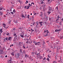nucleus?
Listing matches in <instances>:
<instances>
[{
  "instance_id": "nucleus-10",
  "label": "nucleus",
  "mask_w": 63,
  "mask_h": 63,
  "mask_svg": "<svg viewBox=\"0 0 63 63\" xmlns=\"http://www.w3.org/2000/svg\"><path fill=\"white\" fill-rule=\"evenodd\" d=\"M27 15L26 14H25V16L24 18H27Z\"/></svg>"
},
{
  "instance_id": "nucleus-43",
  "label": "nucleus",
  "mask_w": 63,
  "mask_h": 63,
  "mask_svg": "<svg viewBox=\"0 0 63 63\" xmlns=\"http://www.w3.org/2000/svg\"><path fill=\"white\" fill-rule=\"evenodd\" d=\"M16 35V34L15 33V34H14V36H15H15Z\"/></svg>"
},
{
  "instance_id": "nucleus-1",
  "label": "nucleus",
  "mask_w": 63,
  "mask_h": 63,
  "mask_svg": "<svg viewBox=\"0 0 63 63\" xmlns=\"http://www.w3.org/2000/svg\"><path fill=\"white\" fill-rule=\"evenodd\" d=\"M6 25L5 24L3 23V24H2V26L3 27H4V28H8L6 27Z\"/></svg>"
},
{
  "instance_id": "nucleus-51",
  "label": "nucleus",
  "mask_w": 63,
  "mask_h": 63,
  "mask_svg": "<svg viewBox=\"0 0 63 63\" xmlns=\"http://www.w3.org/2000/svg\"><path fill=\"white\" fill-rule=\"evenodd\" d=\"M32 4H33V5H34V3H33V2H32V3H31Z\"/></svg>"
},
{
  "instance_id": "nucleus-48",
  "label": "nucleus",
  "mask_w": 63,
  "mask_h": 63,
  "mask_svg": "<svg viewBox=\"0 0 63 63\" xmlns=\"http://www.w3.org/2000/svg\"><path fill=\"white\" fill-rule=\"evenodd\" d=\"M49 33V31H47V34L48 33Z\"/></svg>"
},
{
  "instance_id": "nucleus-21",
  "label": "nucleus",
  "mask_w": 63,
  "mask_h": 63,
  "mask_svg": "<svg viewBox=\"0 0 63 63\" xmlns=\"http://www.w3.org/2000/svg\"><path fill=\"white\" fill-rule=\"evenodd\" d=\"M48 13L49 14H50L51 13V12L49 11H48Z\"/></svg>"
},
{
  "instance_id": "nucleus-63",
  "label": "nucleus",
  "mask_w": 63,
  "mask_h": 63,
  "mask_svg": "<svg viewBox=\"0 0 63 63\" xmlns=\"http://www.w3.org/2000/svg\"><path fill=\"white\" fill-rule=\"evenodd\" d=\"M33 25H34V24L35 23V22H34V23L33 22Z\"/></svg>"
},
{
  "instance_id": "nucleus-64",
  "label": "nucleus",
  "mask_w": 63,
  "mask_h": 63,
  "mask_svg": "<svg viewBox=\"0 0 63 63\" xmlns=\"http://www.w3.org/2000/svg\"><path fill=\"white\" fill-rule=\"evenodd\" d=\"M48 0V2H49V0Z\"/></svg>"
},
{
  "instance_id": "nucleus-28",
  "label": "nucleus",
  "mask_w": 63,
  "mask_h": 63,
  "mask_svg": "<svg viewBox=\"0 0 63 63\" xmlns=\"http://www.w3.org/2000/svg\"><path fill=\"white\" fill-rule=\"evenodd\" d=\"M8 24H11V21H9L8 22Z\"/></svg>"
},
{
  "instance_id": "nucleus-55",
  "label": "nucleus",
  "mask_w": 63,
  "mask_h": 63,
  "mask_svg": "<svg viewBox=\"0 0 63 63\" xmlns=\"http://www.w3.org/2000/svg\"><path fill=\"white\" fill-rule=\"evenodd\" d=\"M58 19H59V18H58V19L56 20V21H57Z\"/></svg>"
},
{
  "instance_id": "nucleus-24",
  "label": "nucleus",
  "mask_w": 63,
  "mask_h": 63,
  "mask_svg": "<svg viewBox=\"0 0 63 63\" xmlns=\"http://www.w3.org/2000/svg\"><path fill=\"white\" fill-rule=\"evenodd\" d=\"M55 9H57V10H58V6H57L56 7Z\"/></svg>"
},
{
  "instance_id": "nucleus-53",
  "label": "nucleus",
  "mask_w": 63,
  "mask_h": 63,
  "mask_svg": "<svg viewBox=\"0 0 63 63\" xmlns=\"http://www.w3.org/2000/svg\"><path fill=\"white\" fill-rule=\"evenodd\" d=\"M42 15H43V14H41L40 15V16H42Z\"/></svg>"
},
{
  "instance_id": "nucleus-35",
  "label": "nucleus",
  "mask_w": 63,
  "mask_h": 63,
  "mask_svg": "<svg viewBox=\"0 0 63 63\" xmlns=\"http://www.w3.org/2000/svg\"><path fill=\"white\" fill-rule=\"evenodd\" d=\"M45 59H46V57H44L43 59V60H45Z\"/></svg>"
},
{
  "instance_id": "nucleus-31",
  "label": "nucleus",
  "mask_w": 63,
  "mask_h": 63,
  "mask_svg": "<svg viewBox=\"0 0 63 63\" xmlns=\"http://www.w3.org/2000/svg\"><path fill=\"white\" fill-rule=\"evenodd\" d=\"M62 23H61V22H60V25H62V24H61Z\"/></svg>"
},
{
  "instance_id": "nucleus-52",
  "label": "nucleus",
  "mask_w": 63,
  "mask_h": 63,
  "mask_svg": "<svg viewBox=\"0 0 63 63\" xmlns=\"http://www.w3.org/2000/svg\"><path fill=\"white\" fill-rule=\"evenodd\" d=\"M58 1H61V2H62V0H58Z\"/></svg>"
},
{
  "instance_id": "nucleus-11",
  "label": "nucleus",
  "mask_w": 63,
  "mask_h": 63,
  "mask_svg": "<svg viewBox=\"0 0 63 63\" xmlns=\"http://www.w3.org/2000/svg\"><path fill=\"white\" fill-rule=\"evenodd\" d=\"M46 18H45V19H46V21H47V20H48L47 17V16H46Z\"/></svg>"
},
{
  "instance_id": "nucleus-54",
  "label": "nucleus",
  "mask_w": 63,
  "mask_h": 63,
  "mask_svg": "<svg viewBox=\"0 0 63 63\" xmlns=\"http://www.w3.org/2000/svg\"><path fill=\"white\" fill-rule=\"evenodd\" d=\"M26 7H27L26 6H25L24 8L25 9H26Z\"/></svg>"
},
{
  "instance_id": "nucleus-23",
  "label": "nucleus",
  "mask_w": 63,
  "mask_h": 63,
  "mask_svg": "<svg viewBox=\"0 0 63 63\" xmlns=\"http://www.w3.org/2000/svg\"><path fill=\"white\" fill-rule=\"evenodd\" d=\"M13 12L14 13H15V12H16V10H15V9H14L13 10Z\"/></svg>"
},
{
  "instance_id": "nucleus-16",
  "label": "nucleus",
  "mask_w": 63,
  "mask_h": 63,
  "mask_svg": "<svg viewBox=\"0 0 63 63\" xmlns=\"http://www.w3.org/2000/svg\"><path fill=\"white\" fill-rule=\"evenodd\" d=\"M47 30H45L44 31V32L45 33H46V32H47Z\"/></svg>"
},
{
  "instance_id": "nucleus-44",
  "label": "nucleus",
  "mask_w": 63,
  "mask_h": 63,
  "mask_svg": "<svg viewBox=\"0 0 63 63\" xmlns=\"http://www.w3.org/2000/svg\"><path fill=\"white\" fill-rule=\"evenodd\" d=\"M49 19L50 21L51 20V19H50V18H49Z\"/></svg>"
},
{
  "instance_id": "nucleus-56",
  "label": "nucleus",
  "mask_w": 63,
  "mask_h": 63,
  "mask_svg": "<svg viewBox=\"0 0 63 63\" xmlns=\"http://www.w3.org/2000/svg\"><path fill=\"white\" fill-rule=\"evenodd\" d=\"M13 30H15V28H14L13 29Z\"/></svg>"
},
{
  "instance_id": "nucleus-18",
  "label": "nucleus",
  "mask_w": 63,
  "mask_h": 63,
  "mask_svg": "<svg viewBox=\"0 0 63 63\" xmlns=\"http://www.w3.org/2000/svg\"><path fill=\"white\" fill-rule=\"evenodd\" d=\"M3 13L2 12H0V15L1 16V15H3Z\"/></svg>"
},
{
  "instance_id": "nucleus-40",
  "label": "nucleus",
  "mask_w": 63,
  "mask_h": 63,
  "mask_svg": "<svg viewBox=\"0 0 63 63\" xmlns=\"http://www.w3.org/2000/svg\"><path fill=\"white\" fill-rule=\"evenodd\" d=\"M34 53H35V52H32V54H34Z\"/></svg>"
},
{
  "instance_id": "nucleus-20",
  "label": "nucleus",
  "mask_w": 63,
  "mask_h": 63,
  "mask_svg": "<svg viewBox=\"0 0 63 63\" xmlns=\"http://www.w3.org/2000/svg\"><path fill=\"white\" fill-rule=\"evenodd\" d=\"M29 8H30V7H29V5H28L27 6V9H28Z\"/></svg>"
},
{
  "instance_id": "nucleus-25",
  "label": "nucleus",
  "mask_w": 63,
  "mask_h": 63,
  "mask_svg": "<svg viewBox=\"0 0 63 63\" xmlns=\"http://www.w3.org/2000/svg\"><path fill=\"white\" fill-rule=\"evenodd\" d=\"M22 17L23 18L24 17V15H23V14L22 15Z\"/></svg>"
},
{
  "instance_id": "nucleus-9",
  "label": "nucleus",
  "mask_w": 63,
  "mask_h": 63,
  "mask_svg": "<svg viewBox=\"0 0 63 63\" xmlns=\"http://www.w3.org/2000/svg\"><path fill=\"white\" fill-rule=\"evenodd\" d=\"M14 52H12L11 53V55H12L13 56H14V55H15V54H14Z\"/></svg>"
},
{
  "instance_id": "nucleus-26",
  "label": "nucleus",
  "mask_w": 63,
  "mask_h": 63,
  "mask_svg": "<svg viewBox=\"0 0 63 63\" xmlns=\"http://www.w3.org/2000/svg\"><path fill=\"white\" fill-rule=\"evenodd\" d=\"M53 63H57V62H56V61H54L53 62Z\"/></svg>"
},
{
  "instance_id": "nucleus-50",
  "label": "nucleus",
  "mask_w": 63,
  "mask_h": 63,
  "mask_svg": "<svg viewBox=\"0 0 63 63\" xmlns=\"http://www.w3.org/2000/svg\"><path fill=\"white\" fill-rule=\"evenodd\" d=\"M59 16H58V17H57L58 18H59V17H59Z\"/></svg>"
},
{
  "instance_id": "nucleus-57",
  "label": "nucleus",
  "mask_w": 63,
  "mask_h": 63,
  "mask_svg": "<svg viewBox=\"0 0 63 63\" xmlns=\"http://www.w3.org/2000/svg\"><path fill=\"white\" fill-rule=\"evenodd\" d=\"M11 46H12V47H13V46H14V45L13 44H12L11 45Z\"/></svg>"
},
{
  "instance_id": "nucleus-3",
  "label": "nucleus",
  "mask_w": 63,
  "mask_h": 63,
  "mask_svg": "<svg viewBox=\"0 0 63 63\" xmlns=\"http://www.w3.org/2000/svg\"><path fill=\"white\" fill-rule=\"evenodd\" d=\"M42 44L43 46H45V41H43V42L42 43Z\"/></svg>"
},
{
  "instance_id": "nucleus-62",
  "label": "nucleus",
  "mask_w": 63,
  "mask_h": 63,
  "mask_svg": "<svg viewBox=\"0 0 63 63\" xmlns=\"http://www.w3.org/2000/svg\"><path fill=\"white\" fill-rule=\"evenodd\" d=\"M62 21H63V18H62Z\"/></svg>"
},
{
  "instance_id": "nucleus-60",
  "label": "nucleus",
  "mask_w": 63,
  "mask_h": 63,
  "mask_svg": "<svg viewBox=\"0 0 63 63\" xmlns=\"http://www.w3.org/2000/svg\"><path fill=\"white\" fill-rule=\"evenodd\" d=\"M39 38H41L40 36H39L38 37Z\"/></svg>"
},
{
  "instance_id": "nucleus-36",
  "label": "nucleus",
  "mask_w": 63,
  "mask_h": 63,
  "mask_svg": "<svg viewBox=\"0 0 63 63\" xmlns=\"http://www.w3.org/2000/svg\"><path fill=\"white\" fill-rule=\"evenodd\" d=\"M10 13H11V14H12V15H13V14H14V13L13 12H11Z\"/></svg>"
},
{
  "instance_id": "nucleus-13",
  "label": "nucleus",
  "mask_w": 63,
  "mask_h": 63,
  "mask_svg": "<svg viewBox=\"0 0 63 63\" xmlns=\"http://www.w3.org/2000/svg\"><path fill=\"white\" fill-rule=\"evenodd\" d=\"M37 57H39V56H40V54H39L38 53L37 54Z\"/></svg>"
},
{
  "instance_id": "nucleus-12",
  "label": "nucleus",
  "mask_w": 63,
  "mask_h": 63,
  "mask_svg": "<svg viewBox=\"0 0 63 63\" xmlns=\"http://www.w3.org/2000/svg\"><path fill=\"white\" fill-rule=\"evenodd\" d=\"M40 2H41V4H43L44 3V2L42 0H41L40 1Z\"/></svg>"
},
{
  "instance_id": "nucleus-38",
  "label": "nucleus",
  "mask_w": 63,
  "mask_h": 63,
  "mask_svg": "<svg viewBox=\"0 0 63 63\" xmlns=\"http://www.w3.org/2000/svg\"><path fill=\"white\" fill-rule=\"evenodd\" d=\"M28 41H27L26 42V43H27V44H28Z\"/></svg>"
},
{
  "instance_id": "nucleus-49",
  "label": "nucleus",
  "mask_w": 63,
  "mask_h": 63,
  "mask_svg": "<svg viewBox=\"0 0 63 63\" xmlns=\"http://www.w3.org/2000/svg\"><path fill=\"white\" fill-rule=\"evenodd\" d=\"M31 30L32 31H34V30H33V29H31Z\"/></svg>"
},
{
  "instance_id": "nucleus-15",
  "label": "nucleus",
  "mask_w": 63,
  "mask_h": 63,
  "mask_svg": "<svg viewBox=\"0 0 63 63\" xmlns=\"http://www.w3.org/2000/svg\"><path fill=\"white\" fill-rule=\"evenodd\" d=\"M25 57H26L27 58L29 56L27 55V54H26L25 55Z\"/></svg>"
},
{
  "instance_id": "nucleus-2",
  "label": "nucleus",
  "mask_w": 63,
  "mask_h": 63,
  "mask_svg": "<svg viewBox=\"0 0 63 63\" xmlns=\"http://www.w3.org/2000/svg\"><path fill=\"white\" fill-rule=\"evenodd\" d=\"M12 37H9L8 38V41H12Z\"/></svg>"
},
{
  "instance_id": "nucleus-5",
  "label": "nucleus",
  "mask_w": 63,
  "mask_h": 63,
  "mask_svg": "<svg viewBox=\"0 0 63 63\" xmlns=\"http://www.w3.org/2000/svg\"><path fill=\"white\" fill-rule=\"evenodd\" d=\"M3 32V31H2V29H0V33H2Z\"/></svg>"
},
{
  "instance_id": "nucleus-22",
  "label": "nucleus",
  "mask_w": 63,
  "mask_h": 63,
  "mask_svg": "<svg viewBox=\"0 0 63 63\" xmlns=\"http://www.w3.org/2000/svg\"><path fill=\"white\" fill-rule=\"evenodd\" d=\"M47 60H48V61H49V60L48 58H47Z\"/></svg>"
},
{
  "instance_id": "nucleus-41",
  "label": "nucleus",
  "mask_w": 63,
  "mask_h": 63,
  "mask_svg": "<svg viewBox=\"0 0 63 63\" xmlns=\"http://www.w3.org/2000/svg\"><path fill=\"white\" fill-rule=\"evenodd\" d=\"M3 16L4 17H5L6 16V15H4Z\"/></svg>"
},
{
  "instance_id": "nucleus-32",
  "label": "nucleus",
  "mask_w": 63,
  "mask_h": 63,
  "mask_svg": "<svg viewBox=\"0 0 63 63\" xmlns=\"http://www.w3.org/2000/svg\"><path fill=\"white\" fill-rule=\"evenodd\" d=\"M57 31H58V30L56 29L55 31V32H57Z\"/></svg>"
},
{
  "instance_id": "nucleus-42",
  "label": "nucleus",
  "mask_w": 63,
  "mask_h": 63,
  "mask_svg": "<svg viewBox=\"0 0 63 63\" xmlns=\"http://www.w3.org/2000/svg\"><path fill=\"white\" fill-rule=\"evenodd\" d=\"M48 36V34L47 33L45 35V36Z\"/></svg>"
},
{
  "instance_id": "nucleus-39",
  "label": "nucleus",
  "mask_w": 63,
  "mask_h": 63,
  "mask_svg": "<svg viewBox=\"0 0 63 63\" xmlns=\"http://www.w3.org/2000/svg\"><path fill=\"white\" fill-rule=\"evenodd\" d=\"M63 38V36L61 37H60V39H62V38Z\"/></svg>"
},
{
  "instance_id": "nucleus-37",
  "label": "nucleus",
  "mask_w": 63,
  "mask_h": 63,
  "mask_svg": "<svg viewBox=\"0 0 63 63\" xmlns=\"http://www.w3.org/2000/svg\"><path fill=\"white\" fill-rule=\"evenodd\" d=\"M2 8H1V7H0V11L2 10Z\"/></svg>"
},
{
  "instance_id": "nucleus-6",
  "label": "nucleus",
  "mask_w": 63,
  "mask_h": 63,
  "mask_svg": "<svg viewBox=\"0 0 63 63\" xmlns=\"http://www.w3.org/2000/svg\"><path fill=\"white\" fill-rule=\"evenodd\" d=\"M19 47H21V42H19Z\"/></svg>"
},
{
  "instance_id": "nucleus-19",
  "label": "nucleus",
  "mask_w": 63,
  "mask_h": 63,
  "mask_svg": "<svg viewBox=\"0 0 63 63\" xmlns=\"http://www.w3.org/2000/svg\"><path fill=\"white\" fill-rule=\"evenodd\" d=\"M39 58L40 59H42V58H43V57L42 56H40V57Z\"/></svg>"
},
{
  "instance_id": "nucleus-14",
  "label": "nucleus",
  "mask_w": 63,
  "mask_h": 63,
  "mask_svg": "<svg viewBox=\"0 0 63 63\" xmlns=\"http://www.w3.org/2000/svg\"><path fill=\"white\" fill-rule=\"evenodd\" d=\"M9 38H8V37H6V38H5V40H7V41H8V39Z\"/></svg>"
},
{
  "instance_id": "nucleus-61",
  "label": "nucleus",
  "mask_w": 63,
  "mask_h": 63,
  "mask_svg": "<svg viewBox=\"0 0 63 63\" xmlns=\"http://www.w3.org/2000/svg\"><path fill=\"white\" fill-rule=\"evenodd\" d=\"M9 34V33H8L7 34V35H8Z\"/></svg>"
},
{
  "instance_id": "nucleus-4",
  "label": "nucleus",
  "mask_w": 63,
  "mask_h": 63,
  "mask_svg": "<svg viewBox=\"0 0 63 63\" xmlns=\"http://www.w3.org/2000/svg\"><path fill=\"white\" fill-rule=\"evenodd\" d=\"M52 9V8L51 7H49V11H51Z\"/></svg>"
},
{
  "instance_id": "nucleus-46",
  "label": "nucleus",
  "mask_w": 63,
  "mask_h": 63,
  "mask_svg": "<svg viewBox=\"0 0 63 63\" xmlns=\"http://www.w3.org/2000/svg\"><path fill=\"white\" fill-rule=\"evenodd\" d=\"M48 57H49V58H50V57L49 56V55H48Z\"/></svg>"
},
{
  "instance_id": "nucleus-27",
  "label": "nucleus",
  "mask_w": 63,
  "mask_h": 63,
  "mask_svg": "<svg viewBox=\"0 0 63 63\" xmlns=\"http://www.w3.org/2000/svg\"><path fill=\"white\" fill-rule=\"evenodd\" d=\"M10 10H7V12H10Z\"/></svg>"
},
{
  "instance_id": "nucleus-8",
  "label": "nucleus",
  "mask_w": 63,
  "mask_h": 63,
  "mask_svg": "<svg viewBox=\"0 0 63 63\" xmlns=\"http://www.w3.org/2000/svg\"><path fill=\"white\" fill-rule=\"evenodd\" d=\"M40 45V42H37V45L38 46H39V45Z\"/></svg>"
},
{
  "instance_id": "nucleus-47",
  "label": "nucleus",
  "mask_w": 63,
  "mask_h": 63,
  "mask_svg": "<svg viewBox=\"0 0 63 63\" xmlns=\"http://www.w3.org/2000/svg\"><path fill=\"white\" fill-rule=\"evenodd\" d=\"M26 2H27V3H28V1L26 0Z\"/></svg>"
},
{
  "instance_id": "nucleus-17",
  "label": "nucleus",
  "mask_w": 63,
  "mask_h": 63,
  "mask_svg": "<svg viewBox=\"0 0 63 63\" xmlns=\"http://www.w3.org/2000/svg\"><path fill=\"white\" fill-rule=\"evenodd\" d=\"M21 38H22L24 37V36L23 35H21Z\"/></svg>"
},
{
  "instance_id": "nucleus-45",
  "label": "nucleus",
  "mask_w": 63,
  "mask_h": 63,
  "mask_svg": "<svg viewBox=\"0 0 63 63\" xmlns=\"http://www.w3.org/2000/svg\"><path fill=\"white\" fill-rule=\"evenodd\" d=\"M16 22H15L16 23H17V20H16Z\"/></svg>"
},
{
  "instance_id": "nucleus-30",
  "label": "nucleus",
  "mask_w": 63,
  "mask_h": 63,
  "mask_svg": "<svg viewBox=\"0 0 63 63\" xmlns=\"http://www.w3.org/2000/svg\"><path fill=\"white\" fill-rule=\"evenodd\" d=\"M4 42H6V38H4L3 39Z\"/></svg>"
},
{
  "instance_id": "nucleus-58",
  "label": "nucleus",
  "mask_w": 63,
  "mask_h": 63,
  "mask_svg": "<svg viewBox=\"0 0 63 63\" xmlns=\"http://www.w3.org/2000/svg\"><path fill=\"white\" fill-rule=\"evenodd\" d=\"M5 57H7V55L5 56Z\"/></svg>"
},
{
  "instance_id": "nucleus-34",
  "label": "nucleus",
  "mask_w": 63,
  "mask_h": 63,
  "mask_svg": "<svg viewBox=\"0 0 63 63\" xmlns=\"http://www.w3.org/2000/svg\"><path fill=\"white\" fill-rule=\"evenodd\" d=\"M29 15H28V18H29Z\"/></svg>"
},
{
  "instance_id": "nucleus-59",
  "label": "nucleus",
  "mask_w": 63,
  "mask_h": 63,
  "mask_svg": "<svg viewBox=\"0 0 63 63\" xmlns=\"http://www.w3.org/2000/svg\"><path fill=\"white\" fill-rule=\"evenodd\" d=\"M49 42V41L48 40V41H47V43H48V42Z\"/></svg>"
},
{
  "instance_id": "nucleus-7",
  "label": "nucleus",
  "mask_w": 63,
  "mask_h": 63,
  "mask_svg": "<svg viewBox=\"0 0 63 63\" xmlns=\"http://www.w3.org/2000/svg\"><path fill=\"white\" fill-rule=\"evenodd\" d=\"M39 23H40V24L42 26V24H43V22H40Z\"/></svg>"
},
{
  "instance_id": "nucleus-29",
  "label": "nucleus",
  "mask_w": 63,
  "mask_h": 63,
  "mask_svg": "<svg viewBox=\"0 0 63 63\" xmlns=\"http://www.w3.org/2000/svg\"><path fill=\"white\" fill-rule=\"evenodd\" d=\"M20 53H21L22 52V50H21V49L20 50Z\"/></svg>"
},
{
  "instance_id": "nucleus-33",
  "label": "nucleus",
  "mask_w": 63,
  "mask_h": 63,
  "mask_svg": "<svg viewBox=\"0 0 63 63\" xmlns=\"http://www.w3.org/2000/svg\"><path fill=\"white\" fill-rule=\"evenodd\" d=\"M35 45H37V43L35 42Z\"/></svg>"
}]
</instances>
